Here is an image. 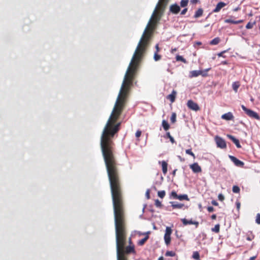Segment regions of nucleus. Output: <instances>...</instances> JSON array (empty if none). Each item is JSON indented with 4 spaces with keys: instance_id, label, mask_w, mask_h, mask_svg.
<instances>
[{
    "instance_id": "59",
    "label": "nucleus",
    "mask_w": 260,
    "mask_h": 260,
    "mask_svg": "<svg viewBox=\"0 0 260 260\" xmlns=\"http://www.w3.org/2000/svg\"><path fill=\"white\" fill-rule=\"evenodd\" d=\"M175 171H176L175 170L174 171V174H175Z\"/></svg>"
},
{
    "instance_id": "10",
    "label": "nucleus",
    "mask_w": 260,
    "mask_h": 260,
    "mask_svg": "<svg viewBox=\"0 0 260 260\" xmlns=\"http://www.w3.org/2000/svg\"><path fill=\"white\" fill-rule=\"evenodd\" d=\"M225 6H226V4L224 3V2H220L218 3L217 4L215 8L213 10V12L217 13V12H219L220 11V10Z\"/></svg>"
},
{
    "instance_id": "27",
    "label": "nucleus",
    "mask_w": 260,
    "mask_h": 260,
    "mask_svg": "<svg viewBox=\"0 0 260 260\" xmlns=\"http://www.w3.org/2000/svg\"><path fill=\"white\" fill-rule=\"evenodd\" d=\"M177 199H178L180 201H182V200H188V197L186 194H184V195H178V197H177Z\"/></svg>"
},
{
    "instance_id": "11",
    "label": "nucleus",
    "mask_w": 260,
    "mask_h": 260,
    "mask_svg": "<svg viewBox=\"0 0 260 260\" xmlns=\"http://www.w3.org/2000/svg\"><path fill=\"white\" fill-rule=\"evenodd\" d=\"M221 118L226 120H231L234 119V116L231 112H228L223 114Z\"/></svg>"
},
{
    "instance_id": "3",
    "label": "nucleus",
    "mask_w": 260,
    "mask_h": 260,
    "mask_svg": "<svg viewBox=\"0 0 260 260\" xmlns=\"http://www.w3.org/2000/svg\"><path fill=\"white\" fill-rule=\"evenodd\" d=\"M172 233V230L171 228L167 226L166 229L165 234L164 236V240L165 243L167 245H169L171 243V235Z\"/></svg>"
},
{
    "instance_id": "56",
    "label": "nucleus",
    "mask_w": 260,
    "mask_h": 260,
    "mask_svg": "<svg viewBox=\"0 0 260 260\" xmlns=\"http://www.w3.org/2000/svg\"><path fill=\"white\" fill-rule=\"evenodd\" d=\"M197 44L198 45H201V44H202L201 42H197Z\"/></svg>"
},
{
    "instance_id": "51",
    "label": "nucleus",
    "mask_w": 260,
    "mask_h": 260,
    "mask_svg": "<svg viewBox=\"0 0 260 260\" xmlns=\"http://www.w3.org/2000/svg\"><path fill=\"white\" fill-rule=\"evenodd\" d=\"M211 218L213 220H215L216 218V214H213L211 215Z\"/></svg>"
},
{
    "instance_id": "37",
    "label": "nucleus",
    "mask_w": 260,
    "mask_h": 260,
    "mask_svg": "<svg viewBox=\"0 0 260 260\" xmlns=\"http://www.w3.org/2000/svg\"><path fill=\"white\" fill-rule=\"evenodd\" d=\"M155 205L157 207L160 208L162 206V204L160 201H159L158 199L155 200Z\"/></svg>"
},
{
    "instance_id": "13",
    "label": "nucleus",
    "mask_w": 260,
    "mask_h": 260,
    "mask_svg": "<svg viewBox=\"0 0 260 260\" xmlns=\"http://www.w3.org/2000/svg\"><path fill=\"white\" fill-rule=\"evenodd\" d=\"M176 94V91L175 90H173L172 93L167 96V99L169 100L171 103H173L175 101Z\"/></svg>"
},
{
    "instance_id": "21",
    "label": "nucleus",
    "mask_w": 260,
    "mask_h": 260,
    "mask_svg": "<svg viewBox=\"0 0 260 260\" xmlns=\"http://www.w3.org/2000/svg\"><path fill=\"white\" fill-rule=\"evenodd\" d=\"M255 236L253 234L252 232H249L247 234V237H246V239L248 241H252L253 239H254Z\"/></svg>"
},
{
    "instance_id": "33",
    "label": "nucleus",
    "mask_w": 260,
    "mask_h": 260,
    "mask_svg": "<svg viewBox=\"0 0 260 260\" xmlns=\"http://www.w3.org/2000/svg\"><path fill=\"white\" fill-rule=\"evenodd\" d=\"M175 255V252L173 251H167L165 254V255L167 256H174Z\"/></svg>"
},
{
    "instance_id": "57",
    "label": "nucleus",
    "mask_w": 260,
    "mask_h": 260,
    "mask_svg": "<svg viewBox=\"0 0 260 260\" xmlns=\"http://www.w3.org/2000/svg\"><path fill=\"white\" fill-rule=\"evenodd\" d=\"M238 10V8H236L235 9V11H237Z\"/></svg>"
},
{
    "instance_id": "2",
    "label": "nucleus",
    "mask_w": 260,
    "mask_h": 260,
    "mask_svg": "<svg viewBox=\"0 0 260 260\" xmlns=\"http://www.w3.org/2000/svg\"><path fill=\"white\" fill-rule=\"evenodd\" d=\"M243 110L246 113V114L251 118H254L257 120L260 119V117L255 112L247 108L245 106L242 105L241 106Z\"/></svg>"
},
{
    "instance_id": "20",
    "label": "nucleus",
    "mask_w": 260,
    "mask_h": 260,
    "mask_svg": "<svg viewBox=\"0 0 260 260\" xmlns=\"http://www.w3.org/2000/svg\"><path fill=\"white\" fill-rule=\"evenodd\" d=\"M220 41V39L219 37H216L211 40L210 42V44L211 45H217Z\"/></svg>"
},
{
    "instance_id": "58",
    "label": "nucleus",
    "mask_w": 260,
    "mask_h": 260,
    "mask_svg": "<svg viewBox=\"0 0 260 260\" xmlns=\"http://www.w3.org/2000/svg\"><path fill=\"white\" fill-rule=\"evenodd\" d=\"M209 70H210V69H208L206 70V71H208Z\"/></svg>"
},
{
    "instance_id": "60",
    "label": "nucleus",
    "mask_w": 260,
    "mask_h": 260,
    "mask_svg": "<svg viewBox=\"0 0 260 260\" xmlns=\"http://www.w3.org/2000/svg\"><path fill=\"white\" fill-rule=\"evenodd\" d=\"M259 29H260V26H259Z\"/></svg>"
},
{
    "instance_id": "40",
    "label": "nucleus",
    "mask_w": 260,
    "mask_h": 260,
    "mask_svg": "<svg viewBox=\"0 0 260 260\" xmlns=\"http://www.w3.org/2000/svg\"><path fill=\"white\" fill-rule=\"evenodd\" d=\"M218 199L220 201H223L224 200V197L221 193H220L218 196Z\"/></svg>"
},
{
    "instance_id": "43",
    "label": "nucleus",
    "mask_w": 260,
    "mask_h": 260,
    "mask_svg": "<svg viewBox=\"0 0 260 260\" xmlns=\"http://www.w3.org/2000/svg\"><path fill=\"white\" fill-rule=\"evenodd\" d=\"M236 207H237V210L239 211L240 209V207H241V203L239 201H237L236 202Z\"/></svg>"
},
{
    "instance_id": "22",
    "label": "nucleus",
    "mask_w": 260,
    "mask_h": 260,
    "mask_svg": "<svg viewBox=\"0 0 260 260\" xmlns=\"http://www.w3.org/2000/svg\"><path fill=\"white\" fill-rule=\"evenodd\" d=\"M162 126L165 131L168 130L170 128V125L169 124L168 122L165 120H162Z\"/></svg>"
},
{
    "instance_id": "4",
    "label": "nucleus",
    "mask_w": 260,
    "mask_h": 260,
    "mask_svg": "<svg viewBox=\"0 0 260 260\" xmlns=\"http://www.w3.org/2000/svg\"><path fill=\"white\" fill-rule=\"evenodd\" d=\"M215 141L218 147L221 149H224L226 148V142L225 140L222 138L216 136L215 137Z\"/></svg>"
},
{
    "instance_id": "9",
    "label": "nucleus",
    "mask_w": 260,
    "mask_h": 260,
    "mask_svg": "<svg viewBox=\"0 0 260 260\" xmlns=\"http://www.w3.org/2000/svg\"><path fill=\"white\" fill-rule=\"evenodd\" d=\"M181 220L182 223L183 224V225H186L188 224H194L196 225V228H198L199 226V222L196 221H193L191 219L188 220L186 219V218H182V219H181Z\"/></svg>"
},
{
    "instance_id": "55",
    "label": "nucleus",
    "mask_w": 260,
    "mask_h": 260,
    "mask_svg": "<svg viewBox=\"0 0 260 260\" xmlns=\"http://www.w3.org/2000/svg\"><path fill=\"white\" fill-rule=\"evenodd\" d=\"M158 260H164V257L162 256H160V257H159Z\"/></svg>"
},
{
    "instance_id": "32",
    "label": "nucleus",
    "mask_w": 260,
    "mask_h": 260,
    "mask_svg": "<svg viewBox=\"0 0 260 260\" xmlns=\"http://www.w3.org/2000/svg\"><path fill=\"white\" fill-rule=\"evenodd\" d=\"M157 194L159 198L162 199L165 197L166 195V192L165 190L158 191Z\"/></svg>"
},
{
    "instance_id": "47",
    "label": "nucleus",
    "mask_w": 260,
    "mask_h": 260,
    "mask_svg": "<svg viewBox=\"0 0 260 260\" xmlns=\"http://www.w3.org/2000/svg\"><path fill=\"white\" fill-rule=\"evenodd\" d=\"M211 204L214 205V206H218V203L215 200H213L211 202Z\"/></svg>"
},
{
    "instance_id": "38",
    "label": "nucleus",
    "mask_w": 260,
    "mask_h": 260,
    "mask_svg": "<svg viewBox=\"0 0 260 260\" xmlns=\"http://www.w3.org/2000/svg\"><path fill=\"white\" fill-rule=\"evenodd\" d=\"M256 222L260 224V213H257L256 216Z\"/></svg>"
},
{
    "instance_id": "35",
    "label": "nucleus",
    "mask_w": 260,
    "mask_h": 260,
    "mask_svg": "<svg viewBox=\"0 0 260 260\" xmlns=\"http://www.w3.org/2000/svg\"><path fill=\"white\" fill-rule=\"evenodd\" d=\"M255 24V22H249L246 25L247 29H251L253 27V25Z\"/></svg>"
},
{
    "instance_id": "29",
    "label": "nucleus",
    "mask_w": 260,
    "mask_h": 260,
    "mask_svg": "<svg viewBox=\"0 0 260 260\" xmlns=\"http://www.w3.org/2000/svg\"><path fill=\"white\" fill-rule=\"evenodd\" d=\"M188 0H181L180 2V6L181 7H185L187 6Z\"/></svg>"
},
{
    "instance_id": "41",
    "label": "nucleus",
    "mask_w": 260,
    "mask_h": 260,
    "mask_svg": "<svg viewBox=\"0 0 260 260\" xmlns=\"http://www.w3.org/2000/svg\"><path fill=\"white\" fill-rule=\"evenodd\" d=\"M142 132L140 130H138L136 133V137L137 138H139L141 135Z\"/></svg>"
},
{
    "instance_id": "46",
    "label": "nucleus",
    "mask_w": 260,
    "mask_h": 260,
    "mask_svg": "<svg viewBox=\"0 0 260 260\" xmlns=\"http://www.w3.org/2000/svg\"><path fill=\"white\" fill-rule=\"evenodd\" d=\"M199 2V0H190V3L192 4H196Z\"/></svg>"
},
{
    "instance_id": "44",
    "label": "nucleus",
    "mask_w": 260,
    "mask_h": 260,
    "mask_svg": "<svg viewBox=\"0 0 260 260\" xmlns=\"http://www.w3.org/2000/svg\"><path fill=\"white\" fill-rule=\"evenodd\" d=\"M207 210L209 212H212L214 211V208L212 206H209L207 207Z\"/></svg>"
},
{
    "instance_id": "31",
    "label": "nucleus",
    "mask_w": 260,
    "mask_h": 260,
    "mask_svg": "<svg viewBox=\"0 0 260 260\" xmlns=\"http://www.w3.org/2000/svg\"><path fill=\"white\" fill-rule=\"evenodd\" d=\"M192 257L196 260H200V254L198 251H194L193 253Z\"/></svg>"
},
{
    "instance_id": "12",
    "label": "nucleus",
    "mask_w": 260,
    "mask_h": 260,
    "mask_svg": "<svg viewBox=\"0 0 260 260\" xmlns=\"http://www.w3.org/2000/svg\"><path fill=\"white\" fill-rule=\"evenodd\" d=\"M228 138L231 140L236 145L237 148H241V146L240 144L239 140L235 138L234 136L232 135H228Z\"/></svg>"
},
{
    "instance_id": "25",
    "label": "nucleus",
    "mask_w": 260,
    "mask_h": 260,
    "mask_svg": "<svg viewBox=\"0 0 260 260\" xmlns=\"http://www.w3.org/2000/svg\"><path fill=\"white\" fill-rule=\"evenodd\" d=\"M211 231L212 232H214L215 233H218L220 231V224H216L214 228L211 229Z\"/></svg>"
},
{
    "instance_id": "53",
    "label": "nucleus",
    "mask_w": 260,
    "mask_h": 260,
    "mask_svg": "<svg viewBox=\"0 0 260 260\" xmlns=\"http://www.w3.org/2000/svg\"><path fill=\"white\" fill-rule=\"evenodd\" d=\"M146 195L147 196V198L149 199V190H147V191L146 192Z\"/></svg>"
},
{
    "instance_id": "52",
    "label": "nucleus",
    "mask_w": 260,
    "mask_h": 260,
    "mask_svg": "<svg viewBox=\"0 0 260 260\" xmlns=\"http://www.w3.org/2000/svg\"><path fill=\"white\" fill-rule=\"evenodd\" d=\"M128 243H129V245H134L132 241V239H131V238H129L128 239Z\"/></svg>"
},
{
    "instance_id": "39",
    "label": "nucleus",
    "mask_w": 260,
    "mask_h": 260,
    "mask_svg": "<svg viewBox=\"0 0 260 260\" xmlns=\"http://www.w3.org/2000/svg\"><path fill=\"white\" fill-rule=\"evenodd\" d=\"M171 196L175 199H177L178 194L175 191H172L171 193Z\"/></svg>"
},
{
    "instance_id": "16",
    "label": "nucleus",
    "mask_w": 260,
    "mask_h": 260,
    "mask_svg": "<svg viewBox=\"0 0 260 260\" xmlns=\"http://www.w3.org/2000/svg\"><path fill=\"white\" fill-rule=\"evenodd\" d=\"M203 72L202 71H192L190 72V77H198L200 75H202L203 76H205V74H202Z\"/></svg>"
},
{
    "instance_id": "23",
    "label": "nucleus",
    "mask_w": 260,
    "mask_h": 260,
    "mask_svg": "<svg viewBox=\"0 0 260 260\" xmlns=\"http://www.w3.org/2000/svg\"><path fill=\"white\" fill-rule=\"evenodd\" d=\"M149 236L147 235L145 237L139 240L138 242V244L140 246H142L144 244L146 241L148 239Z\"/></svg>"
},
{
    "instance_id": "5",
    "label": "nucleus",
    "mask_w": 260,
    "mask_h": 260,
    "mask_svg": "<svg viewBox=\"0 0 260 260\" xmlns=\"http://www.w3.org/2000/svg\"><path fill=\"white\" fill-rule=\"evenodd\" d=\"M187 106L189 109L195 111H197L200 110V107L198 104L191 100L187 101Z\"/></svg>"
},
{
    "instance_id": "54",
    "label": "nucleus",
    "mask_w": 260,
    "mask_h": 260,
    "mask_svg": "<svg viewBox=\"0 0 260 260\" xmlns=\"http://www.w3.org/2000/svg\"><path fill=\"white\" fill-rule=\"evenodd\" d=\"M222 64H227L228 62L226 61H223L222 62Z\"/></svg>"
},
{
    "instance_id": "45",
    "label": "nucleus",
    "mask_w": 260,
    "mask_h": 260,
    "mask_svg": "<svg viewBox=\"0 0 260 260\" xmlns=\"http://www.w3.org/2000/svg\"><path fill=\"white\" fill-rule=\"evenodd\" d=\"M225 52H226V51H225H225H222V52H220V53H218V54H217V55H218V56H219V57L222 56V57H225V56H223V53H224Z\"/></svg>"
},
{
    "instance_id": "15",
    "label": "nucleus",
    "mask_w": 260,
    "mask_h": 260,
    "mask_svg": "<svg viewBox=\"0 0 260 260\" xmlns=\"http://www.w3.org/2000/svg\"><path fill=\"white\" fill-rule=\"evenodd\" d=\"M203 13L204 10L203 8H200L195 12L193 17L194 18H198L203 16Z\"/></svg>"
},
{
    "instance_id": "42",
    "label": "nucleus",
    "mask_w": 260,
    "mask_h": 260,
    "mask_svg": "<svg viewBox=\"0 0 260 260\" xmlns=\"http://www.w3.org/2000/svg\"><path fill=\"white\" fill-rule=\"evenodd\" d=\"M188 9L187 8H184L182 10V11L180 13V14L181 15H184L186 14V13L187 12Z\"/></svg>"
},
{
    "instance_id": "28",
    "label": "nucleus",
    "mask_w": 260,
    "mask_h": 260,
    "mask_svg": "<svg viewBox=\"0 0 260 260\" xmlns=\"http://www.w3.org/2000/svg\"><path fill=\"white\" fill-rule=\"evenodd\" d=\"M161 55L158 54V53H157V52H155L154 54V56H153V58H154V59L155 61H157L159 60H160L161 59Z\"/></svg>"
},
{
    "instance_id": "26",
    "label": "nucleus",
    "mask_w": 260,
    "mask_h": 260,
    "mask_svg": "<svg viewBox=\"0 0 260 260\" xmlns=\"http://www.w3.org/2000/svg\"><path fill=\"white\" fill-rule=\"evenodd\" d=\"M176 114L175 112L172 113L170 120L172 123H175L176 122Z\"/></svg>"
},
{
    "instance_id": "1",
    "label": "nucleus",
    "mask_w": 260,
    "mask_h": 260,
    "mask_svg": "<svg viewBox=\"0 0 260 260\" xmlns=\"http://www.w3.org/2000/svg\"><path fill=\"white\" fill-rule=\"evenodd\" d=\"M109 181L114 209L117 260H128L126 254L136 253L135 245L125 247L127 228L119 164L115 148H101Z\"/></svg>"
},
{
    "instance_id": "49",
    "label": "nucleus",
    "mask_w": 260,
    "mask_h": 260,
    "mask_svg": "<svg viewBox=\"0 0 260 260\" xmlns=\"http://www.w3.org/2000/svg\"><path fill=\"white\" fill-rule=\"evenodd\" d=\"M178 157L181 161L183 162L185 161V159L184 158H182L181 156H178Z\"/></svg>"
},
{
    "instance_id": "50",
    "label": "nucleus",
    "mask_w": 260,
    "mask_h": 260,
    "mask_svg": "<svg viewBox=\"0 0 260 260\" xmlns=\"http://www.w3.org/2000/svg\"><path fill=\"white\" fill-rule=\"evenodd\" d=\"M177 49L175 48H172L171 50V53H174L175 52L177 51Z\"/></svg>"
},
{
    "instance_id": "6",
    "label": "nucleus",
    "mask_w": 260,
    "mask_h": 260,
    "mask_svg": "<svg viewBox=\"0 0 260 260\" xmlns=\"http://www.w3.org/2000/svg\"><path fill=\"white\" fill-rule=\"evenodd\" d=\"M189 168L194 173H199L202 172V168L197 162H194L193 164L190 165Z\"/></svg>"
},
{
    "instance_id": "30",
    "label": "nucleus",
    "mask_w": 260,
    "mask_h": 260,
    "mask_svg": "<svg viewBox=\"0 0 260 260\" xmlns=\"http://www.w3.org/2000/svg\"><path fill=\"white\" fill-rule=\"evenodd\" d=\"M232 190L233 192L238 193L240 192V189L239 186L237 185H234L233 187Z\"/></svg>"
},
{
    "instance_id": "18",
    "label": "nucleus",
    "mask_w": 260,
    "mask_h": 260,
    "mask_svg": "<svg viewBox=\"0 0 260 260\" xmlns=\"http://www.w3.org/2000/svg\"><path fill=\"white\" fill-rule=\"evenodd\" d=\"M174 209H181L183 207V204L172 202L171 203Z\"/></svg>"
},
{
    "instance_id": "14",
    "label": "nucleus",
    "mask_w": 260,
    "mask_h": 260,
    "mask_svg": "<svg viewBox=\"0 0 260 260\" xmlns=\"http://www.w3.org/2000/svg\"><path fill=\"white\" fill-rule=\"evenodd\" d=\"M159 164H161L162 171L164 175H166L168 171V164L165 160L159 161Z\"/></svg>"
},
{
    "instance_id": "17",
    "label": "nucleus",
    "mask_w": 260,
    "mask_h": 260,
    "mask_svg": "<svg viewBox=\"0 0 260 260\" xmlns=\"http://www.w3.org/2000/svg\"><path fill=\"white\" fill-rule=\"evenodd\" d=\"M224 22L225 23L237 24L242 23L243 22V20H239L237 21H235V20H232L231 19H227L224 20Z\"/></svg>"
},
{
    "instance_id": "8",
    "label": "nucleus",
    "mask_w": 260,
    "mask_h": 260,
    "mask_svg": "<svg viewBox=\"0 0 260 260\" xmlns=\"http://www.w3.org/2000/svg\"><path fill=\"white\" fill-rule=\"evenodd\" d=\"M180 11V7L177 4H172L170 7V12L174 14H177Z\"/></svg>"
},
{
    "instance_id": "24",
    "label": "nucleus",
    "mask_w": 260,
    "mask_h": 260,
    "mask_svg": "<svg viewBox=\"0 0 260 260\" xmlns=\"http://www.w3.org/2000/svg\"><path fill=\"white\" fill-rule=\"evenodd\" d=\"M176 61H182V62L184 63H187V61L182 56H180L179 55H177L176 56Z\"/></svg>"
},
{
    "instance_id": "7",
    "label": "nucleus",
    "mask_w": 260,
    "mask_h": 260,
    "mask_svg": "<svg viewBox=\"0 0 260 260\" xmlns=\"http://www.w3.org/2000/svg\"><path fill=\"white\" fill-rule=\"evenodd\" d=\"M229 158L236 166L242 168L244 167V163L243 161L239 160L236 157L232 155H229Z\"/></svg>"
},
{
    "instance_id": "19",
    "label": "nucleus",
    "mask_w": 260,
    "mask_h": 260,
    "mask_svg": "<svg viewBox=\"0 0 260 260\" xmlns=\"http://www.w3.org/2000/svg\"><path fill=\"white\" fill-rule=\"evenodd\" d=\"M240 86V82L238 81L234 82L232 84V88L234 91L236 93L238 91V89Z\"/></svg>"
},
{
    "instance_id": "36",
    "label": "nucleus",
    "mask_w": 260,
    "mask_h": 260,
    "mask_svg": "<svg viewBox=\"0 0 260 260\" xmlns=\"http://www.w3.org/2000/svg\"><path fill=\"white\" fill-rule=\"evenodd\" d=\"M167 136L168 138H169V139L172 143H175V141L174 139L171 136L170 132L167 133Z\"/></svg>"
},
{
    "instance_id": "48",
    "label": "nucleus",
    "mask_w": 260,
    "mask_h": 260,
    "mask_svg": "<svg viewBox=\"0 0 260 260\" xmlns=\"http://www.w3.org/2000/svg\"><path fill=\"white\" fill-rule=\"evenodd\" d=\"M155 49H156L155 52H157V53H158V52L159 51V48L158 44H156L155 45Z\"/></svg>"
},
{
    "instance_id": "34",
    "label": "nucleus",
    "mask_w": 260,
    "mask_h": 260,
    "mask_svg": "<svg viewBox=\"0 0 260 260\" xmlns=\"http://www.w3.org/2000/svg\"><path fill=\"white\" fill-rule=\"evenodd\" d=\"M185 152L186 154H189L193 157V158L194 159L196 158V156L192 152L191 149H186L185 150Z\"/></svg>"
}]
</instances>
